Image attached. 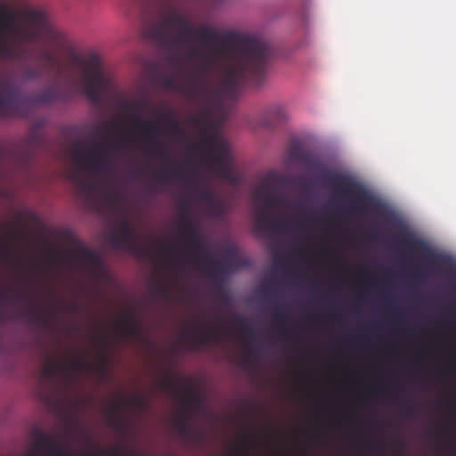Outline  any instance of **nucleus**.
<instances>
[{
	"label": "nucleus",
	"mask_w": 456,
	"mask_h": 456,
	"mask_svg": "<svg viewBox=\"0 0 456 456\" xmlns=\"http://www.w3.org/2000/svg\"><path fill=\"white\" fill-rule=\"evenodd\" d=\"M288 155L291 159L301 162L306 168L313 169L321 175L327 185L336 192L349 198L351 212L371 211L387 222L400 224L395 214L388 211L362 184L349 175L330 170L317 156L305 152L298 142L289 145Z\"/></svg>",
	"instance_id": "f257e3e1"
},
{
	"label": "nucleus",
	"mask_w": 456,
	"mask_h": 456,
	"mask_svg": "<svg viewBox=\"0 0 456 456\" xmlns=\"http://www.w3.org/2000/svg\"><path fill=\"white\" fill-rule=\"evenodd\" d=\"M158 118L155 120L135 118L134 125L138 128L140 134L147 144V149L163 163L170 159V151L167 144L163 141L161 133L163 128L172 132L179 133L181 126L171 110L163 108H155Z\"/></svg>",
	"instance_id": "f03ea898"
},
{
	"label": "nucleus",
	"mask_w": 456,
	"mask_h": 456,
	"mask_svg": "<svg viewBox=\"0 0 456 456\" xmlns=\"http://www.w3.org/2000/svg\"><path fill=\"white\" fill-rule=\"evenodd\" d=\"M282 199L273 193L271 184L265 182L255 193V204L262 209L255 216V229L258 233H266L277 230L281 226L286 231L289 229L287 221H275L272 218L273 212L281 205Z\"/></svg>",
	"instance_id": "7ed1b4c3"
},
{
	"label": "nucleus",
	"mask_w": 456,
	"mask_h": 456,
	"mask_svg": "<svg viewBox=\"0 0 456 456\" xmlns=\"http://www.w3.org/2000/svg\"><path fill=\"white\" fill-rule=\"evenodd\" d=\"M201 144L208 151L216 175L226 182L234 183L237 179L231 167L228 143L219 134H215L202 138Z\"/></svg>",
	"instance_id": "20e7f679"
},
{
	"label": "nucleus",
	"mask_w": 456,
	"mask_h": 456,
	"mask_svg": "<svg viewBox=\"0 0 456 456\" xmlns=\"http://www.w3.org/2000/svg\"><path fill=\"white\" fill-rule=\"evenodd\" d=\"M71 58L72 61L81 68L84 94L92 102H99L101 89L104 82L100 58L95 54H91L86 61L77 54H73Z\"/></svg>",
	"instance_id": "39448f33"
},
{
	"label": "nucleus",
	"mask_w": 456,
	"mask_h": 456,
	"mask_svg": "<svg viewBox=\"0 0 456 456\" xmlns=\"http://www.w3.org/2000/svg\"><path fill=\"white\" fill-rule=\"evenodd\" d=\"M31 436L35 442L25 456H71L66 449L53 442V437L44 430L36 428L32 430ZM99 452L107 456H124L118 447L100 450ZM83 456H98V454L86 452Z\"/></svg>",
	"instance_id": "423d86ee"
},
{
	"label": "nucleus",
	"mask_w": 456,
	"mask_h": 456,
	"mask_svg": "<svg viewBox=\"0 0 456 456\" xmlns=\"http://www.w3.org/2000/svg\"><path fill=\"white\" fill-rule=\"evenodd\" d=\"M397 241L406 249L423 256L429 263L436 267H445L451 275L456 277V265L452 264L447 256L436 255L423 240L415 238L403 226L396 235Z\"/></svg>",
	"instance_id": "0eeeda50"
},
{
	"label": "nucleus",
	"mask_w": 456,
	"mask_h": 456,
	"mask_svg": "<svg viewBox=\"0 0 456 456\" xmlns=\"http://www.w3.org/2000/svg\"><path fill=\"white\" fill-rule=\"evenodd\" d=\"M187 249L193 251L194 261L208 273V276L215 283L223 280V274L231 265L228 258L217 261L208 253V247L204 239L200 236L197 240L188 243Z\"/></svg>",
	"instance_id": "6e6552de"
},
{
	"label": "nucleus",
	"mask_w": 456,
	"mask_h": 456,
	"mask_svg": "<svg viewBox=\"0 0 456 456\" xmlns=\"http://www.w3.org/2000/svg\"><path fill=\"white\" fill-rule=\"evenodd\" d=\"M72 156L76 162L86 169H94L102 174L113 172L112 163L106 158V149L103 143L96 145L91 154L87 155L84 146L77 143L72 150Z\"/></svg>",
	"instance_id": "1a4fd4ad"
},
{
	"label": "nucleus",
	"mask_w": 456,
	"mask_h": 456,
	"mask_svg": "<svg viewBox=\"0 0 456 456\" xmlns=\"http://www.w3.org/2000/svg\"><path fill=\"white\" fill-rule=\"evenodd\" d=\"M175 424L179 436L184 441L194 444H201L204 442V434L193 429L191 417L189 413L183 412L178 415L175 419Z\"/></svg>",
	"instance_id": "9d476101"
},
{
	"label": "nucleus",
	"mask_w": 456,
	"mask_h": 456,
	"mask_svg": "<svg viewBox=\"0 0 456 456\" xmlns=\"http://www.w3.org/2000/svg\"><path fill=\"white\" fill-rule=\"evenodd\" d=\"M124 338L142 339V324L135 314H127L122 317L116 325Z\"/></svg>",
	"instance_id": "9b49d317"
},
{
	"label": "nucleus",
	"mask_w": 456,
	"mask_h": 456,
	"mask_svg": "<svg viewBox=\"0 0 456 456\" xmlns=\"http://www.w3.org/2000/svg\"><path fill=\"white\" fill-rule=\"evenodd\" d=\"M110 241L115 248H126L137 256H150L151 255V250L149 247L138 243H132L116 231L110 234Z\"/></svg>",
	"instance_id": "f8f14e48"
},
{
	"label": "nucleus",
	"mask_w": 456,
	"mask_h": 456,
	"mask_svg": "<svg viewBox=\"0 0 456 456\" xmlns=\"http://www.w3.org/2000/svg\"><path fill=\"white\" fill-rule=\"evenodd\" d=\"M72 242L74 244V248L70 253L74 257L84 261L96 269H101L102 267L100 256L94 250L84 246L76 238L72 239Z\"/></svg>",
	"instance_id": "ddd939ff"
},
{
	"label": "nucleus",
	"mask_w": 456,
	"mask_h": 456,
	"mask_svg": "<svg viewBox=\"0 0 456 456\" xmlns=\"http://www.w3.org/2000/svg\"><path fill=\"white\" fill-rule=\"evenodd\" d=\"M178 224L186 246L188 243L197 240V239L200 237L197 224L183 208H182L181 218Z\"/></svg>",
	"instance_id": "4468645a"
},
{
	"label": "nucleus",
	"mask_w": 456,
	"mask_h": 456,
	"mask_svg": "<svg viewBox=\"0 0 456 456\" xmlns=\"http://www.w3.org/2000/svg\"><path fill=\"white\" fill-rule=\"evenodd\" d=\"M287 118L288 114L284 107L275 105L271 107L260 118L259 126L266 129H272L279 123L286 120Z\"/></svg>",
	"instance_id": "2eb2a0df"
},
{
	"label": "nucleus",
	"mask_w": 456,
	"mask_h": 456,
	"mask_svg": "<svg viewBox=\"0 0 456 456\" xmlns=\"http://www.w3.org/2000/svg\"><path fill=\"white\" fill-rule=\"evenodd\" d=\"M220 335L216 330L213 329L203 330L199 325H196L193 327L192 336L190 338V342L191 344V347L196 349L212 341H218Z\"/></svg>",
	"instance_id": "dca6fc26"
},
{
	"label": "nucleus",
	"mask_w": 456,
	"mask_h": 456,
	"mask_svg": "<svg viewBox=\"0 0 456 456\" xmlns=\"http://www.w3.org/2000/svg\"><path fill=\"white\" fill-rule=\"evenodd\" d=\"M69 99L67 93L59 87H48L35 95L31 101L36 103L48 104L56 101L66 102Z\"/></svg>",
	"instance_id": "f3484780"
},
{
	"label": "nucleus",
	"mask_w": 456,
	"mask_h": 456,
	"mask_svg": "<svg viewBox=\"0 0 456 456\" xmlns=\"http://www.w3.org/2000/svg\"><path fill=\"white\" fill-rule=\"evenodd\" d=\"M14 238L15 234L11 231L0 236V257L7 263L20 262L19 256L13 252L11 246Z\"/></svg>",
	"instance_id": "a211bd4d"
},
{
	"label": "nucleus",
	"mask_w": 456,
	"mask_h": 456,
	"mask_svg": "<svg viewBox=\"0 0 456 456\" xmlns=\"http://www.w3.org/2000/svg\"><path fill=\"white\" fill-rule=\"evenodd\" d=\"M68 178L77 185L86 198L91 199L93 197L95 191V184L84 178L78 168L72 169L69 173Z\"/></svg>",
	"instance_id": "6ab92c4d"
},
{
	"label": "nucleus",
	"mask_w": 456,
	"mask_h": 456,
	"mask_svg": "<svg viewBox=\"0 0 456 456\" xmlns=\"http://www.w3.org/2000/svg\"><path fill=\"white\" fill-rule=\"evenodd\" d=\"M175 177H183L181 173V167L165 168L159 171H156L152 174V179L157 188H161L162 185L166 184Z\"/></svg>",
	"instance_id": "aec40b11"
},
{
	"label": "nucleus",
	"mask_w": 456,
	"mask_h": 456,
	"mask_svg": "<svg viewBox=\"0 0 456 456\" xmlns=\"http://www.w3.org/2000/svg\"><path fill=\"white\" fill-rule=\"evenodd\" d=\"M67 374V366L62 361H49L42 370V378L52 380L58 376Z\"/></svg>",
	"instance_id": "412c9836"
},
{
	"label": "nucleus",
	"mask_w": 456,
	"mask_h": 456,
	"mask_svg": "<svg viewBox=\"0 0 456 456\" xmlns=\"http://www.w3.org/2000/svg\"><path fill=\"white\" fill-rule=\"evenodd\" d=\"M24 115L16 105V102L12 97L2 98L0 97V117H23Z\"/></svg>",
	"instance_id": "4be33fe9"
},
{
	"label": "nucleus",
	"mask_w": 456,
	"mask_h": 456,
	"mask_svg": "<svg viewBox=\"0 0 456 456\" xmlns=\"http://www.w3.org/2000/svg\"><path fill=\"white\" fill-rule=\"evenodd\" d=\"M273 319L275 328L281 330V336L282 338H289L290 331L284 325L288 322V316L281 306H275L273 308Z\"/></svg>",
	"instance_id": "5701e85b"
},
{
	"label": "nucleus",
	"mask_w": 456,
	"mask_h": 456,
	"mask_svg": "<svg viewBox=\"0 0 456 456\" xmlns=\"http://www.w3.org/2000/svg\"><path fill=\"white\" fill-rule=\"evenodd\" d=\"M39 55L44 63L45 70H59L61 64L56 55L47 49H43L39 52Z\"/></svg>",
	"instance_id": "b1692460"
},
{
	"label": "nucleus",
	"mask_w": 456,
	"mask_h": 456,
	"mask_svg": "<svg viewBox=\"0 0 456 456\" xmlns=\"http://www.w3.org/2000/svg\"><path fill=\"white\" fill-rule=\"evenodd\" d=\"M121 407V401L113 402L110 407V425L118 430H121L124 428V420L118 413Z\"/></svg>",
	"instance_id": "393cba45"
},
{
	"label": "nucleus",
	"mask_w": 456,
	"mask_h": 456,
	"mask_svg": "<svg viewBox=\"0 0 456 456\" xmlns=\"http://www.w3.org/2000/svg\"><path fill=\"white\" fill-rule=\"evenodd\" d=\"M116 232L122 234L125 238L129 240L132 243H137L134 233V227L130 221L124 216L118 225L116 227Z\"/></svg>",
	"instance_id": "a878e982"
},
{
	"label": "nucleus",
	"mask_w": 456,
	"mask_h": 456,
	"mask_svg": "<svg viewBox=\"0 0 456 456\" xmlns=\"http://www.w3.org/2000/svg\"><path fill=\"white\" fill-rule=\"evenodd\" d=\"M25 298V295L14 287L8 288V293H0V305L5 301L11 303H20Z\"/></svg>",
	"instance_id": "bb28decb"
},
{
	"label": "nucleus",
	"mask_w": 456,
	"mask_h": 456,
	"mask_svg": "<svg viewBox=\"0 0 456 456\" xmlns=\"http://www.w3.org/2000/svg\"><path fill=\"white\" fill-rule=\"evenodd\" d=\"M151 102L146 98H142L135 102H124L122 104V108L127 111H135L139 112L148 107H150Z\"/></svg>",
	"instance_id": "cd10ccee"
},
{
	"label": "nucleus",
	"mask_w": 456,
	"mask_h": 456,
	"mask_svg": "<svg viewBox=\"0 0 456 456\" xmlns=\"http://www.w3.org/2000/svg\"><path fill=\"white\" fill-rule=\"evenodd\" d=\"M160 387L165 390L176 392L180 388V384H178L169 374L167 373L160 381Z\"/></svg>",
	"instance_id": "c85d7f7f"
},
{
	"label": "nucleus",
	"mask_w": 456,
	"mask_h": 456,
	"mask_svg": "<svg viewBox=\"0 0 456 456\" xmlns=\"http://www.w3.org/2000/svg\"><path fill=\"white\" fill-rule=\"evenodd\" d=\"M64 364L67 366V373H69V366L64 362ZM69 367L73 370L76 371H82L86 370L89 367V364L80 357H75L70 360ZM66 374L65 376H67Z\"/></svg>",
	"instance_id": "c756f323"
},
{
	"label": "nucleus",
	"mask_w": 456,
	"mask_h": 456,
	"mask_svg": "<svg viewBox=\"0 0 456 456\" xmlns=\"http://www.w3.org/2000/svg\"><path fill=\"white\" fill-rule=\"evenodd\" d=\"M99 340L102 346V349L100 354V361L98 362L97 369L100 373L103 374L106 370V366H107V357H106L105 352H104L107 347V341L103 338H100Z\"/></svg>",
	"instance_id": "7c9ffc66"
},
{
	"label": "nucleus",
	"mask_w": 456,
	"mask_h": 456,
	"mask_svg": "<svg viewBox=\"0 0 456 456\" xmlns=\"http://www.w3.org/2000/svg\"><path fill=\"white\" fill-rule=\"evenodd\" d=\"M23 314L33 322H39L42 319L41 314L36 310L33 301H30L29 305L24 308Z\"/></svg>",
	"instance_id": "2f4dec72"
},
{
	"label": "nucleus",
	"mask_w": 456,
	"mask_h": 456,
	"mask_svg": "<svg viewBox=\"0 0 456 456\" xmlns=\"http://www.w3.org/2000/svg\"><path fill=\"white\" fill-rule=\"evenodd\" d=\"M199 199L205 202L208 206L216 199L212 191L208 188H199L196 187Z\"/></svg>",
	"instance_id": "473e14b6"
},
{
	"label": "nucleus",
	"mask_w": 456,
	"mask_h": 456,
	"mask_svg": "<svg viewBox=\"0 0 456 456\" xmlns=\"http://www.w3.org/2000/svg\"><path fill=\"white\" fill-rule=\"evenodd\" d=\"M14 48V45L7 44L0 40V57L11 60Z\"/></svg>",
	"instance_id": "72a5a7b5"
},
{
	"label": "nucleus",
	"mask_w": 456,
	"mask_h": 456,
	"mask_svg": "<svg viewBox=\"0 0 456 456\" xmlns=\"http://www.w3.org/2000/svg\"><path fill=\"white\" fill-rule=\"evenodd\" d=\"M237 322H238L239 327L241 330V331H243L247 335V340L248 341L252 340L254 333H253V330L249 326L248 322L240 317L237 318Z\"/></svg>",
	"instance_id": "f704fd0d"
},
{
	"label": "nucleus",
	"mask_w": 456,
	"mask_h": 456,
	"mask_svg": "<svg viewBox=\"0 0 456 456\" xmlns=\"http://www.w3.org/2000/svg\"><path fill=\"white\" fill-rule=\"evenodd\" d=\"M44 69L29 68L24 69V77L27 79H35L43 76Z\"/></svg>",
	"instance_id": "c9c22d12"
},
{
	"label": "nucleus",
	"mask_w": 456,
	"mask_h": 456,
	"mask_svg": "<svg viewBox=\"0 0 456 456\" xmlns=\"http://www.w3.org/2000/svg\"><path fill=\"white\" fill-rule=\"evenodd\" d=\"M27 18L29 21L37 24H40L44 20V15L40 12L31 10L27 12Z\"/></svg>",
	"instance_id": "e433bc0d"
},
{
	"label": "nucleus",
	"mask_w": 456,
	"mask_h": 456,
	"mask_svg": "<svg viewBox=\"0 0 456 456\" xmlns=\"http://www.w3.org/2000/svg\"><path fill=\"white\" fill-rule=\"evenodd\" d=\"M208 209L215 215H221L224 211L223 203L215 199L208 206Z\"/></svg>",
	"instance_id": "4c0bfd02"
},
{
	"label": "nucleus",
	"mask_w": 456,
	"mask_h": 456,
	"mask_svg": "<svg viewBox=\"0 0 456 456\" xmlns=\"http://www.w3.org/2000/svg\"><path fill=\"white\" fill-rule=\"evenodd\" d=\"M251 439H252V435L249 433H245L243 435L242 439L238 443V446L243 451L244 456H248V454L247 452V444Z\"/></svg>",
	"instance_id": "58836bf2"
},
{
	"label": "nucleus",
	"mask_w": 456,
	"mask_h": 456,
	"mask_svg": "<svg viewBox=\"0 0 456 456\" xmlns=\"http://www.w3.org/2000/svg\"><path fill=\"white\" fill-rule=\"evenodd\" d=\"M402 414L407 418H414L417 415V411L413 406L403 405L402 407Z\"/></svg>",
	"instance_id": "ea45409f"
},
{
	"label": "nucleus",
	"mask_w": 456,
	"mask_h": 456,
	"mask_svg": "<svg viewBox=\"0 0 456 456\" xmlns=\"http://www.w3.org/2000/svg\"><path fill=\"white\" fill-rule=\"evenodd\" d=\"M177 78L174 76L167 77L164 80V86L167 88L175 89L177 87Z\"/></svg>",
	"instance_id": "a19ab883"
},
{
	"label": "nucleus",
	"mask_w": 456,
	"mask_h": 456,
	"mask_svg": "<svg viewBox=\"0 0 456 456\" xmlns=\"http://www.w3.org/2000/svg\"><path fill=\"white\" fill-rule=\"evenodd\" d=\"M24 54V50L15 45L11 61H22Z\"/></svg>",
	"instance_id": "79ce46f5"
},
{
	"label": "nucleus",
	"mask_w": 456,
	"mask_h": 456,
	"mask_svg": "<svg viewBox=\"0 0 456 456\" xmlns=\"http://www.w3.org/2000/svg\"><path fill=\"white\" fill-rule=\"evenodd\" d=\"M248 354L250 357H256L259 354V348L256 346H251L248 343L246 344Z\"/></svg>",
	"instance_id": "37998d69"
},
{
	"label": "nucleus",
	"mask_w": 456,
	"mask_h": 456,
	"mask_svg": "<svg viewBox=\"0 0 456 456\" xmlns=\"http://www.w3.org/2000/svg\"><path fill=\"white\" fill-rule=\"evenodd\" d=\"M108 199L111 202H118L120 200V192L119 191H112L108 195Z\"/></svg>",
	"instance_id": "c03bdc74"
},
{
	"label": "nucleus",
	"mask_w": 456,
	"mask_h": 456,
	"mask_svg": "<svg viewBox=\"0 0 456 456\" xmlns=\"http://www.w3.org/2000/svg\"><path fill=\"white\" fill-rule=\"evenodd\" d=\"M1 87H3L4 89L8 90L12 96H14V95H16L18 94V91L13 89V88H12L11 85L9 83H6V82L2 83L1 84Z\"/></svg>",
	"instance_id": "a18cd8bd"
},
{
	"label": "nucleus",
	"mask_w": 456,
	"mask_h": 456,
	"mask_svg": "<svg viewBox=\"0 0 456 456\" xmlns=\"http://www.w3.org/2000/svg\"><path fill=\"white\" fill-rule=\"evenodd\" d=\"M194 399V395L191 391H188L186 396L183 399L184 403H191V401Z\"/></svg>",
	"instance_id": "49530a36"
},
{
	"label": "nucleus",
	"mask_w": 456,
	"mask_h": 456,
	"mask_svg": "<svg viewBox=\"0 0 456 456\" xmlns=\"http://www.w3.org/2000/svg\"><path fill=\"white\" fill-rule=\"evenodd\" d=\"M23 36L28 41H35L37 39V36L36 34L23 33Z\"/></svg>",
	"instance_id": "de8ad7c7"
},
{
	"label": "nucleus",
	"mask_w": 456,
	"mask_h": 456,
	"mask_svg": "<svg viewBox=\"0 0 456 456\" xmlns=\"http://www.w3.org/2000/svg\"><path fill=\"white\" fill-rule=\"evenodd\" d=\"M370 447L373 451H377L379 449V444L375 440H370Z\"/></svg>",
	"instance_id": "09e8293b"
},
{
	"label": "nucleus",
	"mask_w": 456,
	"mask_h": 456,
	"mask_svg": "<svg viewBox=\"0 0 456 456\" xmlns=\"http://www.w3.org/2000/svg\"><path fill=\"white\" fill-rule=\"evenodd\" d=\"M155 245L157 246V248L159 249V250H164V249H167L169 248L170 247L169 246H165V245H162L161 243L159 242H156Z\"/></svg>",
	"instance_id": "8fccbe9b"
},
{
	"label": "nucleus",
	"mask_w": 456,
	"mask_h": 456,
	"mask_svg": "<svg viewBox=\"0 0 456 456\" xmlns=\"http://www.w3.org/2000/svg\"><path fill=\"white\" fill-rule=\"evenodd\" d=\"M297 221V226L298 228L302 229V230H305V223L300 221V220H296Z\"/></svg>",
	"instance_id": "3c124183"
},
{
	"label": "nucleus",
	"mask_w": 456,
	"mask_h": 456,
	"mask_svg": "<svg viewBox=\"0 0 456 456\" xmlns=\"http://www.w3.org/2000/svg\"><path fill=\"white\" fill-rule=\"evenodd\" d=\"M41 142V139L37 136H34L32 139H31V143H39Z\"/></svg>",
	"instance_id": "603ef678"
},
{
	"label": "nucleus",
	"mask_w": 456,
	"mask_h": 456,
	"mask_svg": "<svg viewBox=\"0 0 456 456\" xmlns=\"http://www.w3.org/2000/svg\"><path fill=\"white\" fill-rule=\"evenodd\" d=\"M159 289V291H160L163 295H167V288H166V287H164V286H160Z\"/></svg>",
	"instance_id": "864d4df0"
},
{
	"label": "nucleus",
	"mask_w": 456,
	"mask_h": 456,
	"mask_svg": "<svg viewBox=\"0 0 456 456\" xmlns=\"http://www.w3.org/2000/svg\"><path fill=\"white\" fill-rule=\"evenodd\" d=\"M70 309L75 312L77 309V305L76 304H73L72 305H70Z\"/></svg>",
	"instance_id": "5fc2aeb1"
},
{
	"label": "nucleus",
	"mask_w": 456,
	"mask_h": 456,
	"mask_svg": "<svg viewBox=\"0 0 456 456\" xmlns=\"http://www.w3.org/2000/svg\"><path fill=\"white\" fill-rule=\"evenodd\" d=\"M134 402L136 404L140 405L142 403V400L140 398H135Z\"/></svg>",
	"instance_id": "6e6d98bb"
},
{
	"label": "nucleus",
	"mask_w": 456,
	"mask_h": 456,
	"mask_svg": "<svg viewBox=\"0 0 456 456\" xmlns=\"http://www.w3.org/2000/svg\"><path fill=\"white\" fill-rule=\"evenodd\" d=\"M416 276L419 277V278H422L424 275H423V273L422 272H417L416 273Z\"/></svg>",
	"instance_id": "4d7b16f0"
},
{
	"label": "nucleus",
	"mask_w": 456,
	"mask_h": 456,
	"mask_svg": "<svg viewBox=\"0 0 456 456\" xmlns=\"http://www.w3.org/2000/svg\"><path fill=\"white\" fill-rule=\"evenodd\" d=\"M142 169H140V170H136L134 174L135 175H140V174L142 173Z\"/></svg>",
	"instance_id": "13d9d810"
},
{
	"label": "nucleus",
	"mask_w": 456,
	"mask_h": 456,
	"mask_svg": "<svg viewBox=\"0 0 456 456\" xmlns=\"http://www.w3.org/2000/svg\"><path fill=\"white\" fill-rule=\"evenodd\" d=\"M300 253H301L302 255H305L306 251H305V249H301V250H300Z\"/></svg>",
	"instance_id": "bf43d9fd"
},
{
	"label": "nucleus",
	"mask_w": 456,
	"mask_h": 456,
	"mask_svg": "<svg viewBox=\"0 0 456 456\" xmlns=\"http://www.w3.org/2000/svg\"><path fill=\"white\" fill-rule=\"evenodd\" d=\"M4 27H7V26H8V22H7V21H5V22L4 23Z\"/></svg>",
	"instance_id": "052dcab7"
},
{
	"label": "nucleus",
	"mask_w": 456,
	"mask_h": 456,
	"mask_svg": "<svg viewBox=\"0 0 456 456\" xmlns=\"http://www.w3.org/2000/svg\"><path fill=\"white\" fill-rule=\"evenodd\" d=\"M314 321H315V322H319V321H320V319H319L318 317H315V318H314Z\"/></svg>",
	"instance_id": "680f3d73"
},
{
	"label": "nucleus",
	"mask_w": 456,
	"mask_h": 456,
	"mask_svg": "<svg viewBox=\"0 0 456 456\" xmlns=\"http://www.w3.org/2000/svg\"><path fill=\"white\" fill-rule=\"evenodd\" d=\"M330 318H334L335 317V315L333 314H330Z\"/></svg>",
	"instance_id": "e2e57ef3"
},
{
	"label": "nucleus",
	"mask_w": 456,
	"mask_h": 456,
	"mask_svg": "<svg viewBox=\"0 0 456 456\" xmlns=\"http://www.w3.org/2000/svg\"><path fill=\"white\" fill-rule=\"evenodd\" d=\"M48 322H48V320H45V325H48Z\"/></svg>",
	"instance_id": "0e129e2a"
},
{
	"label": "nucleus",
	"mask_w": 456,
	"mask_h": 456,
	"mask_svg": "<svg viewBox=\"0 0 456 456\" xmlns=\"http://www.w3.org/2000/svg\"><path fill=\"white\" fill-rule=\"evenodd\" d=\"M318 283H319V282H318L317 281H314V285H317Z\"/></svg>",
	"instance_id": "69168bd1"
}]
</instances>
